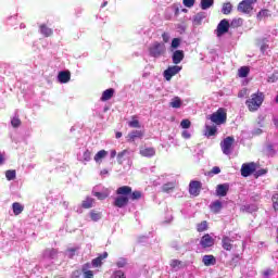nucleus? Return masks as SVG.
Instances as JSON below:
<instances>
[{"instance_id": "nucleus-41", "label": "nucleus", "mask_w": 278, "mask_h": 278, "mask_svg": "<svg viewBox=\"0 0 278 278\" xmlns=\"http://www.w3.org/2000/svg\"><path fill=\"white\" fill-rule=\"evenodd\" d=\"M136 116H132V121L128 123V126L132 129H140V122L138 119H134Z\"/></svg>"}, {"instance_id": "nucleus-34", "label": "nucleus", "mask_w": 278, "mask_h": 278, "mask_svg": "<svg viewBox=\"0 0 278 278\" xmlns=\"http://www.w3.org/2000/svg\"><path fill=\"white\" fill-rule=\"evenodd\" d=\"M241 212H248L249 214L253 213V212H257V206L255 205H251V204H247L241 206Z\"/></svg>"}, {"instance_id": "nucleus-54", "label": "nucleus", "mask_w": 278, "mask_h": 278, "mask_svg": "<svg viewBox=\"0 0 278 278\" xmlns=\"http://www.w3.org/2000/svg\"><path fill=\"white\" fill-rule=\"evenodd\" d=\"M212 175H219L220 173V167L214 166L211 170Z\"/></svg>"}, {"instance_id": "nucleus-9", "label": "nucleus", "mask_w": 278, "mask_h": 278, "mask_svg": "<svg viewBox=\"0 0 278 278\" xmlns=\"http://www.w3.org/2000/svg\"><path fill=\"white\" fill-rule=\"evenodd\" d=\"M181 71V66L173 65L169 66L167 70L164 71L163 75L166 81H170L175 75H177Z\"/></svg>"}, {"instance_id": "nucleus-59", "label": "nucleus", "mask_w": 278, "mask_h": 278, "mask_svg": "<svg viewBox=\"0 0 278 278\" xmlns=\"http://www.w3.org/2000/svg\"><path fill=\"white\" fill-rule=\"evenodd\" d=\"M116 157V150L111 151V159L114 160Z\"/></svg>"}, {"instance_id": "nucleus-31", "label": "nucleus", "mask_w": 278, "mask_h": 278, "mask_svg": "<svg viewBox=\"0 0 278 278\" xmlns=\"http://www.w3.org/2000/svg\"><path fill=\"white\" fill-rule=\"evenodd\" d=\"M105 157H108V151L100 150L99 152H97L93 160H94V162L99 163V162H101V160H103Z\"/></svg>"}, {"instance_id": "nucleus-7", "label": "nucleus", "mask_w": 278, "mask_h": 278, "mask_svg": "<svg viewBox=\"0 0 278 278\" xmlns=\"http://www.w3.org/2000/svg\"><path fill=\"white\" fill-rule=\"evenodd\" d=\"M229 27H231L229 21L227 18L222 20L215 30L217 38H220V36H225V34L229 31Z\"/></svg>"}, {"instance_id": "nucleus-11", "label": "nucleus", "mask_w": 278, "mask_h": 278, "mask_svg": "<svg viewBox=\"0 0 278 278\" xmlns=\"http://www.w3.org/2000/svg\"><path fill=\"white\" fill-rule=\"evenodd\" d=\"M214 239L212 238V236H210V233H205L201 240H200V244L202 247V249H210L212 247H214Z\"/></svg>"}, {"instance_id": "nucleus-10", "label": "nucleus", "mask_w": 278, "mask_h": 278, "mask_svg": "<svg viewBox=\"0 0 278 278\" xmlns=\"http://www.w3.org/2000/svg\"><path fill=\"white\" fill-rule=\"evenodd\" d=\"M255 169H256L255 163H244L241 166V175L242 177H250V175H253Z\"/></svg>"}, {"instance_id": "nucleus-51", "label": "nucleus", "mask_w": 278, "mask_h": 278, "mask_svg": "<svg viewBox=\"0 0 278 278\" xmlns=\"http://www.w3.org/2000/svg\"><path fill=\"white\" fill-rule=\"evenodd\" d=\"M185 8H193L194 7V0H182Z\"/></svg>"}, {"instance_id": "nucleus-48", "label": "nucleus", "mask_w": 278, "mask_h": 278, "mask_svg": "<svg viewBox=\"0 0 278 278\" xmlns=\"http://www.w3.org/2000/svg\"><path fill=\"white\" fill-rule=\"evenodd\" d=\"M11 125L12 127L16 128V127H21V118L18 117H13L11 119Z\"/></svg>"}, {"instance_id": "nucleus-14", "label": "nucleus", "mask_w": 278, "mask_h": 278, "mask_svg": "<svg viewBox=\"0 0 278 278\" xmlns=\"http://www.w3.org/2000/svg\"><path fill=\"white\" fill-rule=\"evenodd\" d=\"M227 192H229V184L217 185L216 187L217 197H227Z\"/></svg>"}, {"instance_id": "nucleus-40", "label": "nucleus", "mask_w": 278, "mask_h": 278, "mask_svg": "<svg viewBox=\"0 0 278 278\" xmlns=\"http://www.w3.org/2000/svg\"><path fill=\"white\" fill-rule=\"evenodd\" d=\"M273 208L278 213V192L271 195Z\"/></svg>"}, {"instance_id": "nucleus-50", "label": "nucleus", "mask_w": 278, "mask_h": 278, "mask_svg": "<svg viewBox=\"0 0 278 278\" xmlns=\"http://www.w3.org/2000/svg\"><path fill=\"white\" fill-rule=\"evenodd\" d=\"M172 268H180L181 267V261L179 260H173L169 264Z\"/></svg>"}, {"instance_id": "nucleus-39", "label": "nucleus", "mask_w": 278, "mask_h": 278, "mask_svg": "<svg viewBox=\"0 0 278 278\" xmlns=\"http://www.w3.org/2000/svg\"><path fill=\"white\" fill-rule=\"evenodd\" d=\"M5 177H7L8 181H13V179H16V170H14V169L7 170Z\"/></svg>"}, {"instance_id": "nucleus-23", "label": "nucleus", "mask_w": 278, "mask_h": 278, "mask_svg": "<svg viewBox=\"0 0 278 278\" xmlns=\"http://www.w3.org/2000/svg\"><path fill=\"white\" fill-rule=\"evenodd\" d=\"M202 262L204 266H214L216 264V257L214 255H204Z\"/></svg>"}, {"instance_id": "nucleus-2", "label": "nucleus", "mask_w": 278, "mask_h": 278, "mask_svg": "<svg viewBox=\"0 0 278 278\" xmlns=\"http://www.w3.org/2000/svg\"><path fill=\"white\" fill-rule=\"evenodd\" d=\"M265 99L266 96L260 90H257L255 93H252L251 97L245 101V105L249 112H257V110L262 108V103H264Z\"/></svg>"}, {"instance_id": "nucleus-58", "label": "nucleus", "mask_w": 278, "mask_h": 278, "mask_svg": "<svg viewBox=\"0 0 278 278\" xmlns=\"http://www.w3.org/2000/svg\"><path fill=\"white\" fill-rule=\"evenodd\" d=\"M182 138H190V132H188V130L182 131Z\"/></svg>"}, {"instance_id": "nucleus-55", "label": "nucleus", "mask_w": 278, "mask_h": 278, "mask_svg": "<svg viewBox=\"0 0 278 278\" xmlns=\"http://www.w3.org/2000/svg\"><path fill=\"white\" fill-rule=\"evenodd\" d=\"M274 270L273 269H266L263 271V276H265L266 278L270 277V275H273Z\"/></svg>"}, {"instance_id": "nucleus-45", "label": "nucleus", "mask_w": 278, "mask_h": 278, "mask_svg": "<svg viewBox=\"0 0 278 278\" xmlns=\"http://www.w3.org/2000/svg\"><path fill=\"white\" fill-rule=\"evenodd\" d=\"M77 251H79V248H68L67 249L70 260H73V257H75V253H77Z\"/></svg>"}, {"instance_id": "nucleus-24", "label": "nucleus", "mask_w": 278, "mask_h": 278, "mask_svg": "<svg viewBox=\"0 0 278 278\" xmlns=\"http://www.w3.org/2000/svg\"><path fill=\"white\" fill-rule=\"evenodd\" d=\"M94 205V199L87 197L83 202H81V207L84 210H90V207H93Z\"/></svg>"}, {"instance_id": "nucleus-44", "label": "nucleus", "mask_w": 278, "mask_h": 278, "mask_svg": "<svg viewBox=\"0 0 278 278\" xmlns=\"http://www.w3.org/2000/svg\"><path fill=\"white\" fill-rule=\"evenodd\" d=\"M93 197H97V199H99V201H105V199H108V193L93 192Z\"/></svg>"}, {"instance_id": "nucleus-36", "label": "nucleus", "mask_w": 278, "mask_h": 278, "mask_svg": "<svg viewBox=\"0 0 278 278\" xmlns=\"http://www.w3.org/2000/svg\"><path fill=\"white\" fill-rule=\"evenodd\" d=\"M231 10H233V7L231 5V2H226L223 4L222 12L223 14H231Z\"/></svg>"}, {"instance_id": "nucleus-30", "label": "nucleus", "mask_w": 278, "mask_h": 278, "mask_svg": "<svg viewBox=\"0 0 278 278\" xmlns=\"http://www.w3.org/2000/svg\"><path fill=\"white\" fill-rule=\"evenodd\" d=\"M205 136L207 138H212V136H216V132L218 131V129L216 128V126H205Z\"/></svg>"}, {"instance_id": "nucleus-19", "label": "nucleus", "mask_w": 278, "mask_h": 278, "mask_svg": "<svg viewBox=\"0 0 278 278\" xmlns=\"http://www.w3.org/2000/svg\"><path fill=\"white\" fill-rule=\"evenodd\" d=\"M115 92H116V91L114 90V88H109V89L104 90V91L102 92V96H101V98H100V101H103V102L110 101V99H112V97H114V93H115Z\"/></svg>"}, {"instance_id": "nucleus-53", "label": "nucleus", "mask_w": 278, "mask_h": 278, "mask_svg": "<svg viewBox=\"0 0 278 278\" xmlns=\"http://www.w3.org/2000/svg\"><path fill=\"white\" fill-rule=\"evenodd\" d=\"M113 278H127V277H125V273H123V270H117L114 273Z\"/></svg>"}, {"instance_id": "nucleus-46", "label": "nucleus", "mask_w": 278, "mask_h": 278, "mask_svg": "<svg viewBox=\"0 0 278 278\" xmlns=\"http://www.w3.org/2000/svg\"><path fill=\"white\" fill-rule=\"evenodd\" d=\"M117 268H125L127 266V258H119L116 262Z\"/></svg>"}, {"instance_id": "nucleus-62", "label": "nucleus", "mask_w": 278, "mask_h": 278, "mask_svg": "<svg viewBox=\"0 0 278 278\" xmlns=\"http://www.w3.org/2000/svg\"><path fill=\"white\" fill-rule=\"evenodd\" d=\"M3 162H5V159L0 154V166L3 164Z\"/></svg>"}, {"instance_id": "nucleus-42", "label": "nucleus", "mask_w": 278, "mask_h": 278, "mask_svg": "<svg viewBox=\"0 0 278 278\" xmlns=\"http://www.w3.org/2000/svg\"><path fill=\"white\" fill-rule=\"evenodd\" d=\"M84 162H90L92 160V152L90 150H86L83 154Z\"/></svg>"}, {"instance_id": "nucleus-21", "label": "nucleus", "mask_w": 278, "mask_h": 278, "mask_svg": "<svg viewBox=\"0 0 278 278\" xmlns=\"http://www.w3.org/2000/svg\"><path fill=\"white\" fill-rule=\"evenodd\" d=\"M39 29H40V34H42L45 38H49L50 36H53V29L49 28L47 24H41L39 26Z\"/></svg>"}, {"instance_id": "nucleus-33", "label": "nucleus", "mask_w": 278, "mask_h": 278, "mask_svg": "<svg viewBox=\"0 0 278 278\" xmlns=\"http://www.w3.org/2000/svg\"><path fill=\"white\" fill-rule=\"evenodd\" d=\"M214 5V0H201V10H210Z\"/></svg>"}, {"instance_id": "nucleus-5", "label": "nucleus", "mask_w": 278, "mask_h": 278, "mask_svg": "<svg viewBox=\"0 0 278 278\" xmlns=\"http://www.w3.org/2000/svg\"><path fill=\"white\" fill-rule=\"evenodd\" d=\"M257 3V0H242L238 7V12L241 14H251L253 12V4Z\"/></svg>"}, {"instance_id": "nucleus-8", "label": "nucleus", "mask_w": 278, "mask_h": 278, "mask_svg": "<svg viewBox=\"0 0 278 278\" xmlns=\"http://www.w3.org/2000/svg\"><path fill=\"white\" fill-rule=\"evenodd\" d=\"M203 188V185L199 180H191L189 184V194L191 197H199L201 194V189Z\"/></svg>"}, {"instance_id": "nucleus-37", "label": "nucleus", "mask_w": 278, "mask_h": 278, "mask_svg": "<svg viewBox=\"0 0 278 278\" xmlns=\"http://www.w3.org/2000/svg\"><path fill=\"white\" fill-rule=\"evenodd\" d=\"M125 155H129V150H123L117 153V163L123 164L125 162Z\"/></svg>"}, {"instance_id": "nucleus-3", "label": "nucleus", "mask_w": 278, "mask_h": 278, "mask_svg": "<svg viewBox=\"0 0 278 278\" xmlns=\"http://www.w3.org/2000/svg\"><path fill=\"white\" fill-rule=\"evenodd\" d=\"M207 119L214 125H225L227 123V109L219 108L216 112L207 116Z\"/></svg>"}, {"instance_id": "nucleus-60", "label": "nucleus", "mask_w": 278, "mask_h": 278, "mask_svg": "<svg viewBox=\"0 0 278 278\" xmlns=\"http://www.w3.org/2000/svg\"><path fill=\"white\" fill-rule=\"evenodd\" d=\"M115 138H123V132H121V131H117L116 134H115Z\"/></svg>"}, {"instance_id": "nucleus-6", "label": "nucleus", "mask_w": 278, "mask_h": 278, "mask_svg": "<svg viewBox=\"0 0 278 278\" xmlns=\"http://www.w3.org/2000/svg\"><path fill=\"white\" fill-rule=\"evenodd\" d=\"M233 142H236V139L231 136L226 137L220 142V149H222L224 155H231V151H233Z\"/></svg>"}, {"instance_id": "nucleus-1", "label": "nucleus", "mask_w": 278, "mask_h": 278, "mask_svg": "<svg viewBox=\"0 0 278 278\" xmlns=\"http://www.w3.org/2000/svg\"><path fill=\"white\" fill-rule=\"evenodd\" d=\"M115 193L117 197L113 202L114 207H127L129 205V201H140V199H142V191H134L129 186H122L117 188Z\"/></svg>"}, {"instance_id": "nucleus-18", "label": "nucleus", "mask_w": 278, "mask_h": 278, "mask_svg": "<svg viewBox=\"0 0 278 278\" xmlns=\"http://www.w3.org/2000/svg\"><path fill=\"white\" fill-rule=\"evenodd\" d=\"M232 240L231 238L225 236L222 239V247L225 251H231V249H233V244H232Z\"/></svg>"}, {"instance_id": "nucleus-63", "label": "nucleus", "mask_w": 278, "mask_h": 278, "mask_svg": "<svg viewBox=\"0 0 278 278\" xmlns=\"http://www.w3.org/2000/svg\"><path fill=\"white\" fill-rule=\"evenodd\" d=\"M266 49H268V46H266V45H263V46L261 47V51H266Z\"/></svg>"}, {"instance_id": "nucleus-12", "label": "nucleus", "mask_w": 278, "mask_h": 278, "mask_svg": "<svg viewBox=\"0 0 278 278\" xmlns=\"http://www.w3.org/2000/svg\"><path fill=\"white\" fill-rule=\"evenodd\" d=\"M108 252H103L102 254H99L98 257L93 258L91 261V265L93 266V268H99L103 266V260H108Z\"/></svg>"}, {"instance_id": "nucleus-4", "label": "nucleus", "mask_w": 278, "mask_h": 278, "mask_svg": "<svg viewBox=\"0 0 278 278\" xmlns=\"http://www.w3.org/2000/svg\"><path fill=\"white\" fill-rule=\"evenodd\" d=\"M149 53L151 58H161L166 53V45L156 41L149 48Z\"/></svg>"}, {"instance_id": "nucleus-17", "label": "nucleus", "mask_w": 278, "mask_h": 278, "mask_svg": "<svg viewBox=\"0 0 278 278\" xmlns=\"http://www.w3.org/2000/svg\"><path fill=\"white\" fill-rule=\"evenodd\" d=\"M139 153L142 157H153L155 155V148H141Z\"/></svg>"}, {"instance_id": "nucleus-61", "label": "nucleus", "mask_w": 278, "mask_h": 278, "mask_svg": "<svg viewBox=\"0 0 278 278\" xmlns=\"http://www.w3.org/2000/svg\"><path fill=\"white\" fill-rule=\"evenodd\" d=\"M267 149L268 151H270V153H273V155H275V150L273 149V146H268Z\"/></svg>"}, {"instance_id": "nucleus-29", "label": "nucleus", "mask_w": 278, "mask_h": 278, "mask_svg": "<svg viewBox=\"0 0 278 278\" xmlns=\"http://www.w3.org/2000/svg\"><path fill=\"white\" fill-rule=\"evenodd\" d=\"M207 15L205 14V12H200L198 14L194 15L193 17V23L195 25H201V23H203V20L206 17Z\"/></svg>"}, {"instance_id": "nucleus-27", "label": "nucleus", "mask_w": 278, "mask_h": 278, "mask_svg": "<svg viewBox=\"0 0 278 278\" xmlns=\"http://www.w3.org/2000/svg\"><path fill=\"white\" fill-rule=\"evenodd\" d=\"M90 218L91 220H93V223H98V220H101V218H103V214L99 211H90Z\"/></svg>"}, {"instance_id": "nucleus-38", "label": "nucleus", "mask_w": 278, "mask_h": 278, "mask_svg": "<svg viewBox=\"0 0 278 278\" xmlns=\"http://www.w3.org/2000/svg\"><path fill=\"white\" fill-rule=\"evenodd\" d=\"M249 73H251V68H249V66H241L239 68V77H249Z\"/></svg>"}, {"instance_id": "nucleus-26", "label": "nucleus", "mask_w": 278, "mask_h": 278, "mask_svg": "<svg viewBox=\"0 0 278 278\" xmlns=\"http://www.w3.org/2000/svg\"><path fill=\"white\" fill-rule=\"evenodd\" d=\"M223 210V202L220 201H215L211 204V211L214 213V214H218L220 211Z\"/></svg>"}, {"instance_id": "nucleus-56", "label": "nucleus", "mask_w": 278, "mask_h": 278, "mask_svg": "<svg viewBox=\"0 0 278 278\" xmlns=\"http://www.w3.org/2000/svg\"><path fill=\"white\" fill-rule=\"evenodd\" d=\"M268 173V170L266 169H260L256 172V177H262V175H266Z\"/></svg>"}, {"instance_id": "nucleus-13", "label": "nucleus", "mask_w": 278, "mask_h": 278, "mask_svg": "<svg viewBox=\"0 0 278 278\" xmlns=\"http://www.w3.org/2000/svg\"><path fill=\"white\" fill-rule=\"evenodd\" d=\"M58 80L60 81V84H68L71 81V72L70 71L59 72Z\"/></svg>"}, {"instance_id": "nucleus-57", "label": "nucleus", "mask_w": 278, "mask_h": 278, "mask_svg": "<svg viewBox=\"0 0 278 278\" xmlns=\"http://www.w3.org/2000/svg\"><path fill=\"white\" fill-rule=\"evenodd\" d=\"M162 38H163V42H168V40H170V37L168 36L167 33H163Z\"/></svg>"}, {"instance_id": "nucleus-47", "label": "nucleus", "mask_w": 278, "mask_h": 278, "mask_svg": "<svg viewBox=\"0 0 278 278\" xmlns=\"http://www.w3.org/2000/svg\"><path fill=\"white\" fill-rule=\"evenodd\" d=\"M179 45H181V39L179 38H174L172 40V49H179Z\"/></svg>"}, {"instance_id": "nucleus-32", "label": "nucleus", "mask_w": 278, "mask_h": 278, "mask_svg": "<svg viewBox=\"0 0 278 278\" xmlns=\"http://www.w3.org/2000/svg\"><path fill=\"white\" fill-rule=\"evenodd\" d=\"M169 105H170V108L179 110V108H181V98H179V97L173 98Z\"/></svg>"}, {"instance_id": "nucleus-35", "label": "nucleus", "mask_w": 278, "mask_h": 278, "mask_svg": "<svg viewBox=\"0 0 278 278\" xmlns=\"http://www.w3.org/2000/svg\"><path fill=\"white\" fill-rule=\"evenodd\" d=\"M207 229H208L207 220H203L197 225V231L199 233H202V231H207Z\"/></svg>"}, {"instance_id": "nucleus-28", "label": "nucleus", "mask_w": 278, "mask_h": 278, "mask_svg": "<svg viewBox=\"0 0 278 278\" xmlns=\"http://www.w3.org/2000/svg\"><path fill=\"white\" fill-rule=\"evenodd\" d=\"M176 184L175 182H167L162 186V192H165L168 194L169 192H173L175 190Z\"/></svg>"}, {"instance_id": "nucleus-15", "label": "nucleus", "mask_w": 278, "mask_h": 278, "mask_svg": "<svg viewBox=\"0 0 278 278\" xmlns=\"http://www.w3.org/2000/svg\"><path fill=\"white\" fill-rule=\"evenodd\" d=\"M184 58V50H176L172 55L173 64H181Z\"/></svg>"}, {"instance_id": "nucleus-43", "label": "nucleus", "mask_w": 278, "mask_h": 278, "mask_svg": "<svg viewBox=\"0 0 278 278\" xmlns=\"http://www.w3.org/2000/svg\"><path fill=\"white\" fill-rule=\"evenodd\" d=\"M191 125H192V123L190 122V119H182L180 123V127L182 129H190Z\"/></svg>"}, {"instance_id": "nucleus-64", "label": "nucleus", "mask_w": 278, "mask_h": 278, "mask_svg": "<svg viewBox=\"0 0 278 278\" xmlns=\"http://www.w3.org/2000/svg\"><path fill=\"white\" fill-rule=\"evenodd\" d=\"M105 5H108V1L103 2L102 8H105Z\"/></svg>"}, {"instance_id": "nucleus-52", "label": "nucleus", "mask_w": 278, "mask_h": 278, "mask_svg": "<svg viewBox=\"0 0 278 278\" xmlns=\"http://www.w3.org/2000/svg\"><path fill=\"white\" fill-rule=\"evenodd\" d=\"M268 84H275L276 81H278V76L277 74H271L268 79H267Z\"/></svg>"}, {"instance_id": "nucleus-49", "label": "nucleus", "mask_w": 278, "mask_h": 278, "mask_svg": "<svg viewBox=\"0 0 278 278\" xmlns=\"http://www.w3.org/2000/svg\"><path fill=\"white\" fill-rule=\"evenodd\" d=\"M242 25V18L232 20L230 27H240Z\"/></svg>"}, {"instance_id": "nucleus-22", "label": "nucleus", "mask_w": 278, "mask_h": 278, "mask_svg": "<svg viewBox=\"0 0 278 278\" xmlns=\"http://www.w3.org/2000/svg\"><path fill=\"white\" fill-rule=\"evenodd\" d=\"M12 210H13L14 216H18V215L23 214L25 206H23V204H21L20 202H14L12 204Z\"/></svg>"}, {"instance_id": "nucleus-20", "label": "nucleus", "mask_w": 278, "mask_h": 278, "mask_svg": "<svg viewBox=\"0 0 278 278\" xmlns=\"http://www.w3.org/2000/svg\"><path fill=\"white\" fill-rule=\"evenodd\" d=\"M136 138L142 139L144 138V131L142 130H132L129 135H128V140L130 142H135Z\"/></svg>"}, {"instance_id": "nucleus-25", "label": "nucleus", "mask_w": 278, "mask_h": 278, "mask_svg": "<svg viewBox=\"0 0 278 278\" xmlns=\"http://www.w3.org/2000/svg\"><path fill=\"white\" fill-rule=\"evenodd\" d=\"M268 16H270V10H268V9H262V10L256 14L257 21H264V18H268Z\"/></svg>"}, {"instance_id": "nucleus-16", "label": "nucleus", "mask_w": 278, "mask_h": 278, "mask_svg": "<svg viewBox=\"0 0 278 278\" xmlns=\"http://www.w3.org/2000/svg\"><path fill=\"white\" fill-rule=\"evenodd\" d=\"M90 263H85L81 266V273L84 275V278H94V271L90 270Z\"/></svg>"}]
</instances>
